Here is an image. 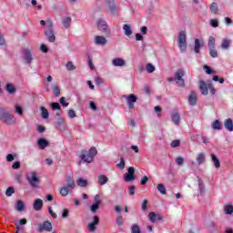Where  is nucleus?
Returning <instances> with one entry per match:
<instances>
[{
  "instance_id": "nucleus-1",
  "label": "nucleus",
  "mask_w": 233,
  "mask_h": 233,
  "mask_svg": "<svg viewBox=\"0 0 233 233\" xmlns=\"http://www.w3.org/2000/svg\"><path fill=\"white\" fill-rule=\"evenodd\" d=\"M0 120L2 123H5V125H14L15 123L14 116L2 106H0Z\"/></svg>"
},
{
  "instance_id": "nucleus-2",
  "label": "nucleus",
  "mask_w": 233,
  "mask_h": 233,
  "mask_svg": "<svg viewBox=\"0 0 233 233\" xmlns=\"http://www.w3.org/2000/svg\"><path fill=\"white\" fill-rule=\"evenodd\" d=\"M45 35L47 37L49 43L56 42V34L54 33V24L50 19L46 20V29L45 31Z\"/></svg>"
},
{
  "instance_id": "nucleus-3",
  "label": "nucleus",
  "mask_w": 233,
  "mask_h": 233,
  "mask_svg": "<svg viewBox=\"0 0 233 233\" xmlns=\"http://www.w3.org/2000/svg\"><path fill=\"white\" fill-rule=\"evenodd\" d=\"M184 76H185V70L177 69L175 72V77L174 78H168V81H176L177 85L183 88V86H185V79H183Z\"/></svg>"
},
{
  "instance_id": "nucleus-4",
  "label": "nucleus",
  "mask_w": 233,
  "mask_h": 233,
  "mask_svg": "<svg viewBox=\"0 0 233 233\" xmlns=\"http://www.w3.org/2000/svg\"><path fill=\"white\" fill-rule=\"evenodd\" d=\"M178 48L181 52H187V33L181 31L177 37Z\"/></svg>"
},
{
  "instance_id": "nucleus-5",
  "label": "nucleus",
  "mask_w": 233,
  "mask_h": 233,
  "mask_svg": "<svg viewBox=\"0 0 233 233\" xmlns=\"http://www.w3.org/2000/svg\"><path fill=\"white\" fill-rule=\"evenodd\" d=\"M26 179H27V182L29 183V185L32 188H38L39 187V184L41 183V179H39V177H37V173L32 172L31 176L27 177Z\"/></svg>"
},
{
  "instance_id": "nucleus-6",
  "label": "nucleus",
  "mask_w": 233,
  "mask_h": 233,
  "mask_svg": "<svg viewBox=\"0 0 233 233\" xmlns=\"http://www.w3.org/2000/svg\"><path fill=\"white\" fill-rule=\"evenodd\" d=\"M37 232H52L53 227L50 221H44L42 224H38L36 228Z\"/></svg>"
},
{
  "instance_id": "nucleus-7",
  "label": "nucleus",
  "mask_w": 233,
  "mask_h": 233,
  "mask_svg": "<svg viewBox=\"0 0 233 233\" xmlns=\"http://www.w3.org/2000/svg\"><path fill=\"white\" fill-rule=\"evenodd\" d=\"M97 29L104 34H108V24L103 19L97 21Z\"/></svg>"
},
{
  "instance_id": "nucleus-8",
  "label": "nucleus",
  "mask_w": 233,
  "mask_h": 233,
  "mask_svg": "<svg viewBox=\"0 0 233 233\" xmlns=\"http://www.w3.org/2000/svg\"><path fill=\"white\" fill-rule=\"evenodd\" d=\"M96 225H99V217L95 216L93 221L87 225V230L89 232H96Z\"/></svg>"
},
{
  "instance_id": "nucleus-9",
  "label": "nucleus",
  "mask_w": 233,
  "mask_h": 233,
  "mask_svg": "<svg viewBox=\"0 0 233 233\" xmlns=\"http://www.w3.org/2000/svg\"><path fill=\"white\" fill-rule=\"evenodd\" d=\"M136 173V169L134 167H130L127 168V174L125 177V181H134L136 179V177H134V174Z\"/></svg>"
},
{
  "instance_id": "nucleus-10",
  "label": "nucleus",
  "mask_w": 233,
  "mask_h": 233,
  "mask_svg": "<svg viewBox=\"0 0 233 233\" xmlns=\"http://www.w3.org/2000/svg\"><path fill=\"white\" fill-rule=\"evenodd\" d=\"M148 219L151 223H157V221H163V218L159 214H156L155 212H149Z\"/></svg>"
},
{
  "instance_id": "nucleus-11",
  "label": "nucleus",
  "mask_w": 233,
  "mask_h": 233,
  "mask_svg": "<svg viewBox=\"0 0 233 233\" xmlns=\"http://www.w3.org/2000/svg\"><path fill=\"white\" fill-rule=\"evenodd\" d=\"M208 83L206 84L205 81L201 80L199 82V90L202 94V96H208Z\"/></svg>"
},
{
  "instance_id": "nucleus-12",
  "label": "nucleus",
  "mask_w": 233,
  "mask_h": 233,
  "mask_svg": "<svg viewBox=\"0 0 233 233\" xmlns=\"http://www.w3.org/2000/svg\"><path fill=\"white\" fill-rule=\"evenodd\" d=\"M80 158L82 159V161H84V163H92L94 161L92 156H90L86 151H82Z\"/></svg>"
},
{
  "instance_id": "nucleus-13",
  "label": "nucleus",
  "mask_w": 233,
  "mask_h": 233,
  "mask_svg": "<svg viewBox=\"0 0 233 233\" xmlns=\"http://www.w3.org/2000/svg\"><path fill=\"white\" fill-rule=\"evenodd\" d=\"M106 5H108V9L111 14L117 13V6L116 5V1L114 0H106Z\"/></svg>"
},
{
  "instance_id": "nucleus-14",
  "label": "nucleus",
  "mask_w": 233,
  "mask_h": 233,
  "mask_svg": "<svg viewBox=\"0 0 233 233\" xmlns=\"http://www.w3.org/2000/svg\"><path fill=\"white\" fill-rule=\"evenodd\" d=\"M188 103L191 106H196L198 105V95L196 92L192 91L188 96Z\"/></svg>"
},
{
  "instance_id": "nucleus-15",
  "label": "nucleus",
  "mask_w": 233,
  "mask_h": 233,
  "mask_svg": "<svg viewBox=\"0 0 233 233\" xmlns=\"http://www.w3.org/2000/svg\"><path fill=\"white\" fill-rule=\"evenodd\" d=\"M137 101V96L136 95L131 94L127 96V106L128 108H134V104Z\"/></svg>"
},
{
  "instance_id": "nucleus-16",
  "label": "nucleus",
  "mask_w": 233,
  "mask_h": 233,
  "mask_svg": "<svg viewBox=\"0 0 233 233\" xmlns=\"http://www.w3.org/2000/svg\"><path fill=\"white\" fill-rule=\"evenodd\" d=\"M24 59L26 62L27 65H30L34 58L32 57V51L29 49H25L24 50Z\"/></svg>"
},
{
  "instance_id": "nucleus-17",
  "label": "nucleus",
  "mask_w": 233,
  "mask_h": 233,
  "mask_svg": "<svg viewBox=\"0 0 233 233\" xmlns=\"http://www.w3.org/2000/svg\"><path fill=\"white\" fill-rule=\"evenodd\" d=\"M37 145H38L40 150H45V148H46V147H48L50 144L48 143V140H46L45 138H39L37 140Z\"/></svg>"
},
{
  "instance_id": "nucleus-18",
  "label": "nucleus",
  "mask_w": 233,
  "mask_h": 233,
  "mask_svg": "<svg viewBox=\"0 0 233 233\" xmlns=\"http://www.w3.org/2000/svg\"><path fill=\"white\" fill-rule=\"evenodd\" d=\"M127 65V62L123 58H114L112 60V66H125Z\"/></svg>"
},
{
  "instance_id": "nucleus-19",
  "label": "nucleus",
  "mask_w": 233,
  "mask_h": 233,
  "mask_svg": "<svg viewBox=\"0 0 233 233\" xmlns=\"http://www.w3.org/2000/svg\"><path fill=\"white\" fill-rule=\"evenodd\" d=\"M224 127L226 128V130H228V132H233V122H232V118H227L224 121Z\"/></svg>"
},
{
  "instance_id": "nucleus-20",
  "label": "nucleus",
  "mask_w": 233,
  "mask_h": 233,
  "mask_svg": "<svg viewBox=\"0 0 233 233\" xmlns=\"http://www.w3.org/2000/svg\"><path fill=\"white\" fill-rule=\"evenodd\" d=\"M231 43H232V40L228 38H223L222 44H221L222 50H228V48H230Z\"/></svg>"
},
{
  "instance_id": "nucleus-21",
  "label": "nucleus",
  "mask_w": 233,
  "mask_h": 233,
  "mask_svg": "<svg viewBox=\"0 0 233 233\" xmlns=\"http://www.w3.org/2000/svg\"><path fill=\"white\" fill-rule=\"evenodd\" d=\"M107 41L106 38H105V36H101V35H96L95 37V45H106Z\"/></svg>"
},
{
  "instance_id": "nucleus-22",
  "label": "nucleus",
  "mask_w": 233,
  "mask_h": 233,
  "mask_svg": "<svg viewBox=\"0 0 233 233\" xmlns=\"http://www.w3.org/2000/svg\"><path fill=\"white\" fill-rule=\"evenodd\" d=\"M33 208L35 211L41 210V208H43V200L40 198L35 199L33 205Z\"/></svg>"
},
{
  "instance_id": "nucleus-23",
  "label": "nucleus",
  "mask_w": 233,
  "mask_h": 233,
  "mask_svg": "<svg viewBox=\"0 0 233 233\" xmlns=\"http://www.w3.org/2000/svg\"><path fill=\"white\" fill-rule=\"evenodd\" d=\"M66 183L67 186H66L67 188H76V184L74 183V179H72L71 176L66 177Z\"/></svg>"
},
{
  "instance_id": "nucleus-24",
  "label": "nucleus",
  "mask_w": 233,
  "mask_h": 233,
  "mask_svg": "<svg viewBox=\"0 0 233 233\" xmlns=\"http://www.w3.org/2000/svg\"><path fill=\"white\" fill-rule=\"evenodd\" d=\"M52 110H58L56 112V116H61V105H59V103L57 102H53L50 105Z\"/></svg>"
},
{
  "instance_id": "nucleus-25",
  "label": "nucleus",
  "mask_w": 233,
  "mask_h": 233,
  "mask_svg": "<svg viewBox=\"0 0 233 233\" xmlns=\"http://www.w3.org/2000/svg\"><path fill=\"white\" fill-rule=\"evenodd\" d=\"M98 183L101 187H103V185H106V183H108V177L106 175H100L98 177Z\"/></svg>"
},
{
  "instance_id": "nucleus-26",
  "label": "nucleus",
  "mask_w": 233,
  "mask_h": 233,
  "mask_svg": "<svg viewBox=\"0 0 233 233\" xmlns=\"http://www.w3.org/2000/svg\"><path fill=\"white\" fill-rule=\"evenodd\" d=\"M69 187H67L66 186L61 187L59 188V194L60 196H62V198H66V196H68V192H69Z\"/></svg>"
},
{
  "instance_id": "nucleus-27",
  "label": "nucleus",
  "mask_w": 233,
  "mask_h": 233,
  "mask_svg": "<svg viewBox=\"0 0 233 233\" xmlns=\"http://www.w3.org/2000/svg\"><path fill=\"white\" fill-rule=\"evenodd\" d=\"M171 119L175 125H179V123H181V116L177 113L173 114Z\"/></svg>"
},
{
  "instance_id": "nucleus-28",
  "label": "nucleus",
  "mask_w": 233,
  "mask_h": 233,
  "mask_svg": "<svg viewBox=\"0 0 233 233\" xmlns=\"http://www.w3.org/2000/svg\"><path fill=\"white\" fill-rule=\"evenodd\" d=\"M62 25L66 28H70V25H72V17L67 16L62 21Z\"/></svg>"
},
{
  "instance_id": "nucleus-29",
  "label": "nucleus",
  "mask_w": 233,
  "mask_h": 233,
  "mask_svg": "<svg viewBox=\"0 0 233 233\" xmlns=\"http://www.w3.org/2000/svg\"><path fill=\"white\" fill-rule=\"evenodd\" d=\"M201 46H203V44H201V41H199V39H195V47L194 50L196 52V54H199V51L201 49Z\"/></svg>"
},
{
  "instance_id": "nucleus-30",
  "label": "nucleus",
  "mask_w": 233,
  "mask_h": 233,
  "mask_svg": "<svg viewBox=\"0 0 233 233\" xmlns=\"http://www.w3.org/2000/svg\"><path fill=\"white\" fill-rule=\"evenodd\" d=\"M123 30H124L125 35H127V37H130V35H132V29L130 28V26L128 25H127V24L124 25Z\"/></svg>"
},
{
  "instance_id": "nucleus-31",
  "label": "nucleus",
  "mask_w": 233,
  "mask_h": 233,
  "mask_svg": "<svg viewBox=\"0 0 233 233\" xmlns=\"http://www.w3.org/2000/svg\"><path fill=\"white\" fill-rule=\"evenodd\" d=\"M211 159L216 167V168H219L221 167V163L219 162V158L214 154L211 155Z\"/></svg>"
},
{
  "instance_id": "nucleus-32",
  "label": "nucleus",
  "mask_w": 233,
  "mask_h": 233,
  "mask_svg": "<svg viewBox=\"0 0 233 233\" xmlns=\"http://www.w3.org/2000/svg\"><path fill=\"white\" fill-rule=\"evenodd\" d=\"M197 161L198 165H203V163H205V153H198L197 156Z\"/></svg>"
},
{
  "instance_id": "nucleus-33",
  "label": "nucleus",
  "mask_w": 233,
  "mask_h": 233,
  "mask_svg": "<svg viewBox=\"0 0 233 233\" xmlns=\"http://www.w3.org/2000/svg\"><path fill=\"white\" fill-rule=\"evenodd\" d=\"M16 210H18V212H23V210H25V202H23V200H17Z\"/></svg>"
},
{
  "instance_id": "nucleus-34",
  "label": "nucleus",
  "mask_w": 233,
  "mask_h": 233,
  "mask_svg": "<svg viewBox=\"0 0 233 233\" xmlns=\"http://www.w3.org/2000/svg\"><path fill=\"white\" fill-rule=\"evenodd\" d=\"M5 90H6L9 94H15V86H14L13 84H6V86H5Z\"/></svg>"
},
{
  "instance_id": "nucleus-35",
  "label": "nucleus",
  "mask_w": 233,
  "mask_h": 233,
  "mask_svg": "<svg viewBox=\"0 0 233 233\" xmlns=\"http://www.w3.org/2000/svg\"><path fill=\"white\" fill-rule=\"evenodd\" d=\"M209 9H210V12L213 13L216 15V14H218V4L213 2L209 5Z\"/></svg>"
},
{
  "instance_id": "nucleus-36",
  "label": "nucleus",
  "mask_w": 233,
  "mask_h": 233,
  "mask_svg": "<svg viewBox=\"0 0 233 233\" xmlns=\"http://www.w3.org/2000/svg\"><path fill=\"white\" fill-rule=\"evenodd\" d=\"M212 128H213V130H221V122L219 120L216 119L212 123Z\"/></svg>"
},
{
  "instance_id": "nucleus-37",
  "label": "nucleus",
  "mask_w": 233,
  "mask_h": 233,
  "mask_svg": "<svg viewBox=\"0 0 233 233\" xmlns=\"http://www.w3.org/2000/svg\"><path fill=\"white\" fill-rule=\"evenodd\" d=\"M157 189L160 194H163V195L167 194V187H165L164 184H157Z\"/></svg>"
},
{
  "instance_id": "nucleus-38",
  "label": "nucleus",
  "mask_w": 233,
  "mask_h": 233,
  "mask_svg": "<svg viewBox=\"0 0 233 233\" xmlns=\"http://www.w3.org/2000/svg\"><path fill=\"white\" fill-rule=\"evenodd\" d=\"M208 46H209V48H216V38H214V36H209Z\"/></svg>"
},
{
  "instance_id": "nucleus-39",
  "label": "nucleus",
  "mask_w": 233,
  "mask_h": 233,
  "mask_svg": "<svg viewBox=\"0 0 233 233\" xmlns=\"http://www.w3.org/2000/svg\"><path fill=\"white\" fill-rule=\"evenodd\" d=\"M146 70L148 74H152L154 72H156V66H154V65L148 63L147 66H146Z\"/></svg>"
},
{
  "instance_id": "nucleus-40",
  "label": "nucleus",
  "mask_w": 233,
  "mask_h": 233,
  "mask_svg": "<svg viewBox=\"0 0 233 233\" xmlns=\"http://www.w3.org/2000/svg\"><path fill=\"white\" fill-rule=\"evenodd\" d=\"M76 185L78 187H86V185H88V181L80 177L76 180Z\"/></svg>"
},
{
  "instance_id": "nucleus-41",
  "label": "nucleus",
  "mask_w": 233,
  "mask_h": 233,
  "mask_svg": "<svg viewBox=\"0 0 233 233\" xmlns=\"http://www.w3.org/2000/svg\"><path fill=\"white\" fill-rule=\"evenodd\" d=\"M40 110H41L42 117L44 119H48V116H49L48 110L46 109L45 106H41Z\"/></svg>"
},
{
  "instance_id": "nucleus-42",
  "label": "nucleus",
  "mask_w": 233,
  "mask_h": 233,
  "mask_svg": "<svg viewBox=\"0 0 233 233\" xmlns=\"http://www.w3.org/2000/svg\"><path fill=\"white\" fill-rule=\"evenodd\" d=\"M66 70H68L69 72H72V70H76V66H74V62L72 61H68L66 65Z\"/></svg>"
},
{
  "instance_id": "nucleus-43",
  "label": "nucleus",
  "mask_w": 233,
  "mask_h": 233,
  "mask_svg": "<svg viewBox=\"0 0 233 233\" xmlns=\"http://www.w3.org/2000/svg\"><path fill=\"white\" fill-rule=\"evenodd\" d=\"M13 194H15V188H14V187H9L5 191V196L10 198Z\"/></svg>"
},
{
  "instance_id": "nucleus-44",
  "label": "nucleus",
  "mask_w": 233,
  "mask_h": 233,
  "mask_svg": "<svg viewBox=\"0 0 233 233\" xmlns=\"http://www.w3.org/2000/svg\"><path fill=\"white\" fill-rule=\"evenodd\" d=\"M90 156H91V157L94 159V157H96V156H97V149L96 148V147H91L90 149H89V152H87Z\"/></svg>"
},
{
  "instance_id": "nucleus-45",
  "label": "nucleus",
  "mask_w": 233,
  "mask_h": 233,
  "mask_svg": "<svg viewBox=\"0 0 233 233\" xmlns=\"http://www.w3.org/2000/svg\"><path fill=\"white\" fill-rule=\"evenodd\" d=\"M131 233H141V228L137 224H135L131 227Z\"/></svg>"
},
{
  "instance_id": "nucleus-46",
  "label": "nucleus",
  "mask_w": 233,
  "mask_h": 233,
  "mask_svg": "<svg viewBox=\"0 0 233 233\" xmlns=\"http://www.w3.org/2000/svg\"><path fill=\"white\" fill-rule=\"evenodd\" d=\"M209 55H210L213 58L218 57V50H216V47H209Z\"/></svg>"
},
{
  "instance_id": "nucleus-47",
  "label": "nucleus",
  "mask_w": 233,
  "mask_h": 233,
  "mask_svg": "<svg viewBox=\"0 0 233 233\" xmlns=\"http://www.w3.org/2000/svg\"><path fill=\"white\" fill-rule=\"evenodd\" d=\"M53 94H55L56 97H59L61 96V89L57 86H54Z\"/></svg>"
},
{
  "instance_id": "nucleus-48",
  "label": "nucleus",
  "mask_w": 233,
  "mask_h": 233,
  "mask_svg": "<svg viewBox=\"0 0 233 233\" xmlns=\"http://www.w3.org/2000/svg\"><path fill=\"white\" fill-rule=\"evenodd\" d=\"M225 213L226 214H233V207L232 205H228L224 208Z\"/></svg>"
},
{
  "instance_id": "nucleus-49",
  "label": "nucleus",
  "mask_w": 233,
  "mask_h": 233,
  "mask_svg": "<svg viewBox=\"0 0 233 233\" xmlns=\"http://www.w3.org/2000/svg\"><path fill=\"white\" fill-rule=\"evenodd\" d=\"M177 165H178V167H181L184 163H185V158H183L182 157H177L175 159Z\"/></svg>"
},
{
  "instance_id": "nucleus-50",
  "label": "nucleus",
  "mask_w": 233,
  "mask_h": 233,
  "mask_svg": "<svg viewBox=\"0 0 233 233\" xmlns=\"http://www.w3.org/2000/svg\"><path fill=\"white\" fill-rule=\"evenodd\" d=\"M48 213L53 218V219H57V214L52 210V207L48 208Z\"/></svg>"
},
{
  "instance_id": "nucleus-51",
  "label": "nucleus",
  "mask_w": 233,
  "mask_h": 233,
  "mask_svg": "<svg viewBox=\"0 0 233 233\" xmlns=\"http://www.w3.org/2000/svg\"><path fill=\"white\" fill-rule=\"evenodd\" d=\"M15 108V113L18 114V116H23V107L21 106L16 105Z\"/></svg>"
},
{
  "instance_id": "nucleus-52",
  "label": "nucleus",
  "mask_w": 233,
  "mask_h": 233,
  "mask_svg": "<svg viewBox=\"0 0 233 233\" xmlns=\"http://www.w3.org/2000/svg\"><path fill=\"white\" fill-rule=\"evenodd\" d=\"M179 145H181V141L176 139V140H173L171 142V147L172 148H177V147H179Z\"/></svg>"
},
{
  "instance_id": "nucleus-53",
  "label": "nucleus",
  "mask_w": 233,
  "mask_h": 233,
  "mask_svg": "<svg viewBox=\"0 0 233 233\" xmlns=\"http://www.w3.org/2000/svg\"><path fill=\"white\" fill-rule=\"evenodd\" d=\"M94 203H95V205L101 206V196L100 195H96L95 196Z\"/></svg>"
},
{
  "instance_id": "nucleus-54",
  "label": "nucleus",
  "mask_w": 233,
  "mask_h": 233,
  "mask_svg": "<svg viewBox=\"0 0 233 233\" xmlns=\"http://www.w3.org/2000/svg\"><path fill=\"white\" fill-rule=\"evenodd\" d=\"M123 223H125L123 217L122 216H118L116 218V225H118V227H123Z\"/></svg>"
},
{
  "instance_id": "nucleus-55",
  "label": "nucleus",
  "mask_w": 233,
  "mask_h": 233,
  "mask_svg": "<svg viewBox=\"0 0 233 233\" xmlns=\"http://www.w3.org/2000/svg\"><path fill=\"white\" fill-rule=\"evenodd\" d=\"M12 168H13V170H18V168H21V162L15 161V162L12 165Z\"/></svg>"
},
{
  "instance_id": "nucleus-56",
  "label": "nucleus",
  "mask_w": 233,
  "mask_h": 233,
  "mask_svg": "<svg viewBox=\"0 0 233 233\" xmlns=\"http://www.w3.org/2000/svg\"><path fill=\"white\" fill-rule=\"evenodd\" d=\"M101 206H99L98 204H93L91 206V212H93V214H95L96 211L99 210Z\"/></svg>"
},
{
  "instance_id": "nucleus-57",
  "label": "nucleus",
  "mask_w": 233,
  "mask_h": 233,
  "mask_svg": "<svg viewBox=\"0 0 233 233\" xmlns=\"http://www.w3.org/2000/svg\"><path fill=\"white\" fill-rule=\"evenodd\" d=\"M68 117H70L71 119H74V117H76V111H74L73 109H69L67 112Z\"/></svg>"
},
{
  "instance_id": "nucleus-58",
  "label": "nucleus",
  "mask_w": 233,
  "mask_h": 233,
  "mask_svg": "<svg viewBox=\"0 0 233 233\" xmlns=\"http://www.w3.org/2000/svg\"><path fill=\"white\" fill-rule=\"evenodd\" d=\"M210 25L211 26H213V28H218V26H219V22H218V20L216 19H211Z\"/></svg>"
},
{
  "instance_id": "nucleus-59",
  "label": "nucleus",
  "mask_w": 233,
  "mask_h": 233,
  "mask_svg": "<svg viewBox=\"0 0 233 233\" xmlns=\"http://www.w3.org/2000/svg\"><path fill=\"white\" fill-rule=\"evenodd\" d=\"M129 196H134L136 194V186H130L128 188Z\"/></svg>"
},
{
  "instance_id": "nucleus-60",
  "label": "nucleus",
  "mask_w": 233,
  "mask_h": 233,
  "mask_svg": "<svg viewBox=\"0 0 233 233\" xmlns=\"http://www.w3.org/2000/svg\"><path fill=\"white\" fill-rule=\"evenodd\" d=\"M15 154L12 155V154H8L6 156V161H8V163H12V161H14V159L15 158Z\"/></svg>"
},
{
  "instance_id": "nucleus-61",
  "label": "nucleus",
  "mask_w": 233,
  "mask_h": 233,
  "mask_svg": "<svg viewBox=\"0 0 233 233\" xmlns=\"http://www.w3.org/2000/svg\"><path fill=\"white\" fill-rule=\"evenodd\" d=\"M148 208V200L144 199L142 202V210L145 212Z\"/></svg>"
},
{
  "instance_id": "nucleus-62",
  "label": "nucleus",
  "mask_w": 233,
  "mask_h": 233,
  "mask_svg": "<svg viewBox=\"0 0 233 233\" xmlns=\"http://www.w3.org/2000/svg\"><path fill=\"white\" fill-rule=\"evenodd\" d=\"M60 105H62V106H68V103H66V99L65 98V96H62L60 98Z\"/></svg>"
},
{
  "instance_id": "nucleus-63",
  "label": "nucleus",
  "mask_w": 233,
  "mask_h": 233,
  "mask_svg": "<svg viewBox=\"0 0 233 233\" xmlns=\"http://www.w3.org/2000/svg\"><path fill=\"white\" fill-rule=\"evenodd\" d=\"M118 168H121L123 170V168H125V158L121 157L120 158V163L117 165Z\"/></svg>"
},
{
  "instance_id": "nucleus-64",
  "label": "nucleus",
  "mask_w": 233,
  "mask_h": 233,
  "mask_svg": "<svg viewBox=\"0 0 233 233\" xmlns=\"http://www.w3.org/2000/svg\"><path fill=\"white\" fill-rule=\"evenodd\" d=\"M204 70L206 71V73H208V74H214V70H212L211 68H210V66H204Z\"/></svg>"
}]
</instances>
